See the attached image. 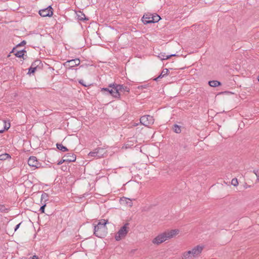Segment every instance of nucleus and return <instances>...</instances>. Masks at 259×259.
Wrapping results in <instances>:
<instances>
[{
  "label": "nucleus",
  "mask_w": 259,
  "mask_h": 259,
  "mask_svg": "<svg viewBox=\"0 0 259 259\" xmlns=\"http://www.w3.org/2000/svg\"><path fill=\"white\" fill-rule=\"evenodd\" d=\"M108 223L107 220L102 219L94 227V235L99 238H103L107 234L106 224Z\"/></svg>",
  "instance_id": "nucleus-1"
},
{
  "label": "nucleus",
  "mask_w": 259,
  "mask_h": 259,
  "mask_svg": "<svg viewBox=\"0 0 259 259\" xmlns=\"http://www.w3.org/2000/svg\"><path fill=\"white\" fill-rule=\"evenodd\" d=\"M109 88H113L115 91V98L120 99V93H129L130 89L123 84H117L116 83H110L109 84Z\"/></svg>",
  "instance_id": "nucleus-2"
},
{
  "label": "nucleus",
  "mask_w": 259,
  "mask_h": 259,
  "mask_svg": "<svg viewBox=\"0 0 259 259\" xmlns=\"http://www.w3.org/2000/svg\"><path fill=\"white\" fill-rule=\"evenodd\" d=\"M128 223H126L123 226L115 235V238L116 241H119L122 238H124L128 233Z\"/></svg>",
  "instance_id": "nucleus-3"
},
{
  "label": "nucleus",
  "mask_w": 259,
  "mask_h": 259,
  "mask_svg": "<svg viewBox=\"0 0 259 259\" xmlns=\"http://www.w3.org/2000/svg\"><path fill=\"white\" fill-rule=\"evenodd\" d=\"M153 117L149 115H144L140 118V123L145 126H149L154 123Z\"/></svg>",
  "instance_id": "nucleus-4"
},
{
  "label": "nucleus",
  "mask_w": 259,
  "mask_h": 259,
  "mask_svg": "<svg viewBox=\"0 0 259 259\" xmlns=\"http://www.w3.org/2000/svg\"><path fill=\"white\" fill-rule=\"evenodd\" d=\"M167 236L165 232L161 233L156 236L152 241V242L154 244H156L157 245L160 244V243L164 242L167 239H168Z\"/></svg>",
  "instance_id": "nucleus-5"
},
{
  "label": "nucleus",
  "mask_w": 259,
  "mask_h": 259,
  "mask_svg": "<svg viewBox=\"0 0 259 259\" xmlns=\"http://www.w3.org/2000/svg\"><path fill=\"white\" fill-rule=\"evenodd\" d=\"M28 164L31 167L39 168L41 166V163L37 160V158L34 156L29 157L28 160Z\"/></svg>",
  "instance_id": "nucleus-6"
},
{
  "label": "nucleus",
  "mask_w": 259,
  "mask_h": 259,
  "mask_svg": "<svg viewBox=\"0 0 259 259\" xmlns=\"http://www.w3.org/2000/svg\"><path fill=\"white\" fill-rule=\"evenodd\" d=\"M39 14L41 17H51L53 15V10L51 6L47 8L39 11Z\"/></svg>",
  "instance_id": "nucleus-7"
},
{
  "label": "nucleus",
  "mask_w": 259,
  "mask_h": 259,
  "mask_svg": "<svg viewBox=\"0 0 259 259\" xmlns=\"http://www.w3.org/2000/svg\"><path fill=\"white\" fill-rule=\"evenodd\" d=\"M80 62V60L78 58H76L75 59L68 60L64 63V66L66 67H68L69 69H70L79 65Z\"/></svg>",
  "instance_id": "nucleus-8"
},
{
  "label": "nucleus",
  "mask_w": 259,
  "mask_h": 259,
  "mask_svg": "<svg viewBox=\"0 0 259 259\" xmlns=\"http://www.w3.org/2000/svg\"><path fill=\"white\" fill-rule=\"evenodd\" d=\"M203 249V246L197 245L194 247L192 250H190L191 253L194 257H196L200 255Z\"/></svg>",
  "instance_id": "nucleus-9"
},
{
  "label": "nucleus",
  "mask_w": 259,
  "mask_h": 259,
  "mask_svg": "<svg viewBox=\"0 0 259 259\" xmlns=\"http://www.w3.org/2000/svg\"><path fill=\"white\" fill-rule=\"evenodd\" d=\"M152 14H145L142 18L143 23L144 24L152 23V22H150V20L152 19Z\"/></svg>",
  "instance_id": "nucleus-10"
},
{
  "label": "nucleus",
  "mask_w": 259,
  "mask_h": 259,
  "mask_svg": "<svg viewBox=\"0 0 259 259\" xmlns=\"http://www.w3.org/2000/svg\"><path fill=\"white\" fill-rule=\"evenodd\" d=\"M63 158L67 159L66 161L68 162H74L76 160V155L74 153H68L65 154Z\"/></svg>",
  "instance_id": "nucleus-11"
},
{
  "label": "nucleus",
  "mask_w": 259,
  "mask_h": 259,
  "mask_svg": "<svg viewBox=\"0 0 259 259\" xmlns=\"http://www.w3.org/2000/svg\"><path fill=\"white\" fill-rule=\"evenodd\" d=\"M95 151L96 152L97 157L100 158L104 156V154L106 153V150L104 148L101 147H98L96 148Z\"/></svg>",
  "instance_id": "nucleus-12"
},
{
  "label": "nucleus",
  "mask_w": 259,
  "mask_h": 259,
  "mask_svg": "<svg viewBox=\"0 0 259 259\" xmlns=\"http://www.w3.org/2000/svg\"><path fill=\"white\" fill-rule=\"evenodd\" d=\"M101 92H107L111 95L113 97L115 98V91L114 90V89L113 88H109V87L108 88H101Z\"/></svg>",
  "instance_id": "nucleus-13"
},
{
  "label": "nucleus",
  "mask_w": 259,
  "mask_h": 259,
  "mask_svg": "<svg viewBox=\"0 0 259 259\" xmlns=\"http://www.w3.org/2000/svg\"><path fill=\"white\" fill-rule=\"evenodd\" d=\"M168 239L173 237L174 236L178 234L179 230L178 229L171 230L170 231L165 232Z\"/></svg>",
  "instance_id": "nucleus-14"
},
{
  "label": "nucleus",
  "mask_w": 259,
  "mask_h": 259,
  "mask_svg": "<svg viewBox=\"0 0 259 259\" xmlns=\"http://www.w3.org/2000/svg\"><path fill=\"white\" fill-rule=\"evenodd\" d=\"M169 71L168 69L164 68L162 70V72L160 74V75L157 77L156 78L154 79V80L155 81H158L159 79L162 78L164 77V76H166L168 74Z\"/></svg>",
  "instance_id": "nucleus-15"
},
{
  "label": "nucleus",
  "mask_w": 259,
  "mask_h": 259,
  "mask_svg": "<svg viewBox=\"0 0 259 259\" xmlns=\"http://www.w3.org/2000/svg\"><path fill=\"white\" fill-rule=\"evenodd\" d=\"M120 202L121 204H126L130 207H131L133 205L132 200L126 197L121 198L120 199Z\"/></svg>",
  "instance_id": "nucleus-16"
},
{
  "label": "nucleus",
  "mask_w": 259,
  "mask_h": 259,
  "mask_svg": "<svg viewBox=\"0 0 259 259\" xmlns=\"http://www.w3.org/2000/svg\"><path fill=\"white\" fill-rule=\"evenodd\" d=\"M77 19L79 21L88 20L89 19L86 17L84 13L81 11L78 12L76 13Z\"/></svg>",
  "instance_id": "nucleus-17"
},
{
  "label": "nucleus",
  "mask_w": 259,
  "mask_h": 259,
  "mask_svg": "<svg viewBox=\"0 0 259 259\" xmlns=\"http://www.w3.org/2000/svg\"><path fill=\"white\" fill-rule=\"evenodd\" d=\"M194 257L191 253L190 251H188L184 252L183 254L182 259H193Z\"/></svg>",
  "instance_id": "nucleus-18"
},
{
  "label": "nucleus",
  "mask_w": 259,
  "mask_h": 259,
  "mask_svg": "<svg viewBox=\"0 0 259 259\" xmlns=\"http://www.w3.org/2000/svg\"><path fill=\"white\" fill-rule=\"evenodd\" d=\"M177 55L176 54H171L169 55L165 56L164 54L160 53L158 57L160 58L161 60H167L169 59L170 57L172 56H177Z\"/></svg>",
  "instance_id": "nucleus-19"
},
{
  "label": "nucleus",
  "mask_w": 259,
  "mask_h": 259,
  "mask_svg": "<svg viewBox=\"0 0 259 259\" xmlns=\"http://www.w3.org/2000/svg\"><path fill=\"white\" fill-rule=\"evenodd\" d=\"M208 84L211 87H217L221 85V82L218 80H210L209 81Z\"/></svg>",
  "instance_id": "nucleus-20"
},
{
  "label": "nucleus",
  "mask_w": 259,
  "mask_h": 259,
  "mask_svg": "<svg viewBox=\"0 0 259 259\" xmlns=\"http://www.w3.org/2000/svg\"><path fill=\"white\" fill-rule=\"evenodd\" d=\"M56 146H57V148L62 151V152H66V151H68V149H67V148L64 146H63L62 144H59V143H57L56 144Z\"/></svg>",
  "instance_id": "nucleus-21"
},
{
  "label": "nucleus",
  "mask_w": 259,
  "mask_h": 259,
  "mask_svg": "<svg viewBox=\"0 0 259 259\" xmlns=\"http://www.w3.org/2000/svg\"><path fill=\"white\" fill-rule=\"evenodd\" d=\"M160 19L161 18L158 15L155 14L154 15L152 14V19L150 20V22H152V23H156L158 22Z\"/></svg>",
  "instance_id": "nucleus-22"
},
{
  "label": "nucleus",
  "mask_w": 259,
  "mask_h": 259,
  "mask_svg": "<svg viewBox=\"0 0 259 259\" xmlns=\"http://www.w3.org/2000/svg\"><path fill=\"white\" fill-rule=\"evenodd\" d=\"M172 129L176 133L179 134L181 132V126L178 124H174Z\"/></svg>",
  "instance_id": "nucleus-23"
},
{
  "label": "nucleus",
  "mask_w": 259,
  "mask_h": 259,
  "mask_svg": "<svg viewBox=\"0 0 259 259\" xmlns=\"http://www.w3.org/2000/svg\"><path fill=\"white\" fill-rule=\"evenodd\" d=\"M26 44V41L25 40L22 41L20 43L18 44L15 47L13 48L12 51L10 52V53H14L16 48L19 47L23 46L25 45Z\"/></svg>",
  "instance_id": "nucleus-24"
},
{
  "label": "nucleus",
  "mask_w": 259,
  "mask_h": 259,
  "mask_svg": "<svg viewBox=\"0 0 259 259\" xmlns=\"http://www.w3.org/2000/svg\"><path fill=\"white\" fill-rule=\"evenodd\" d=\"M9 158H11V156L7 153L0 154V160H5Z\"/></svg>",
  "instance_id": "nucleus-25"
},
{
  "label": "nucleus",
  "mask_w": 259,
  "mask_h": 259,
  "mask_svg": "<svg viewBox=\"0 0 259 259\" xmlns=\"http://www.w3.org/2000/svg\"><path fill=\"white\" fill-rule=\"evenodd\" d=\"M41 64V61L39 60H36L34 61L31 64V67H33L37 69V67L39 66V64Z\"/></svg>",
  "instance_id": "nucleus-26"
},
{
  "label": "nucleus",
  "mask_w": 259,
  "mask_h": 259,
  "mask_svg": "<svg viewBox=\"0 0 259 259\" xmlns=\"http://www.w3.org/2000/svg\"><path fill=\"white\" fill-rule=\"evenodd\" d=\"M3 122L5 124V125L4 128L0 130V133H3L5 130H8L10 128V123H8V125L6 124V121L5 120H3Z\"/></svg>",
  "instance_id": "nucleus-27"
},
{
  "label": "nucleus",
  "mask_w": 259,
  "mask_h": 259,
  "mask_svg": "<svg viewBox=\"0 0 259 259\" xmlns=\"http://www.w3.org/2000/svg\"><path fill=\"white\" fill-rule=\"evenodd\" d=\"M14 53L16 57H17L18 58H22L24 59V54H22L21 51H17V52L15 51V52Z\"/></svg>",
  "instance_id": "nucleus-28"
},
{
  "label": "nucleus",
  "mask_w": 259,
  "mask_h": 259,
  "mask_svg": "<svg viewBox=\"0 0 259 259\" xmlns=\"http://www.w3.org/2000/svg\"><path fill=\"white\" fill-rule=\"evenodd\" d=\"M231 184L234 186H236L238 185L237 179L234 178L232 180Z\"/></svg>",
  "instance_id": "nucleus-29"
},
{
  "label": "nucleus",
  "mask_w": 259,
  "mask_h": 259,
  "mask_svg": "<svg viewBox=\"0 0 259 259\" xmlns=\"http://www.w3.org/2000/svg\"><path fill=\"white\" fill-rule=\"evenodd\" d=\"M88 155L91 157H97V155L95 149L93 151L90 152Z\"/></svg>",
  "instance_id": "nucleus-30"
},
{
  "label": "nucleus",
  "mask_w": 259,
  "mask_h": 259,
  "mask_svg": "<svg viewBox=\"0 0 259 259\" xmlns=\"http://www.w3.org/2000/svg\"><path fill=\"white\" fill-rule=\"evenodd\" d=\"M36 69L34 67H31L29 68V71H28V73L29 74H32V73H34L35 71H36Z\"/></svg>",
  "instance_id": "nucleus-31"
},
{
  "label": "nucleus",
  "mask_w": 259,
  "mask_h": 259,
  "mask_svg": "<svg viewBox=\"0 0 259 259\" xmlns=\"http://www.w3.org/2000/svg\"><path fill=\"white\" fill-rule=\"evenodd\" d=\"M48 197V194L44 192L41 196V200H42L45 199V200H47V198Z\"/></svg>",
  "instance_id": "nucleus-32"
},
{
  "label": "nucleus",
  "mask_w": 259,
  "mask_h": 259,
  "mask_svg": "<svg viewBox=\"0 0 259 259\" xmlns=\"http://www.w3.org/2000/svg\"><path fill=\"white\" fill-rule=\"evenodd\" d=\"M253 172L255 175L257 177V180H259V169H254Z\"/></svg>",
  "instance_id": "nucleus-33"
},
{
  "label": "nucleus",
  "mask_w": 259,
  "mask_h": 259,
  "mask_svg": "<svg viewBox=\"0 0 259 259\" xmlns=\"http://www.w3.org/2000/svg\"><path fill=\"white\" fill-rule=\"evenodd\" d=\"M46 206V204H44L43 205H42L40 209H39V211L41 212V213H44L45 212V207Z\"/></svg>",
  "instance_id": "nucleus-34"
},
{
  "label": "nucleus",
  "mask_w": 259,
  "mask_h": 259,
  "mask_svg": "<svg viewBox=\"0 0 259 259\" xmlns=\"http://www.w3.org/2000/svg\"><path fill=\"white\" fill-rule=\"evenodd\" d=\"M67 159H65V158H63L62 160L59 161L57 163V164L58 165H61L63 163L65 162H67Z\"/></svg>",
  "instance_id": "nucleus-35"
},
{
  "label": "nucleus",
  "mask_w": 259,
  "mask_h": 259,
  "mask_svg": "<svg viewBox=\"0 0 259 259\" xmlns=\"http://www.w3.org/2000/svg\"><path fill=\"white\" fill-rule=\"evenodd\" d=\"M79 83L80 84H81V85H82L84 87H88L89 85L88 84H86L85 83H84L83 82V80L82 79H80L78 81Z\"/></svg>",
  "instance_id": "nucleus-36"
},
{
  "label": "nucleus",
  "mask_w": 259,
  "mask_h": 259,
  "mask_svg": "<svg viewBox=\"0 0 259 259\" xmlns=\"http://www.w3.org/2000/svg\"><path fill=\"white\" fill-rule=\"evenodd\" d=\"M29 259H39L38 257L36 256V255H34L32 256V257H30Z\"/></svg>",
  "instance_id": "nucleus-37"
},
{
  "label": "nucleus",
  "mask_w": 259,
  "mask_h": 259,
  "mask_svg": "<svg viewBox=\"0 0 259 259\" xmlns=\"http://www.w3.org/2000/svg\"><path fill=\"white\" fill-rule=\"evenodd\" d=\"M21 225V223H19V224L17 225L16 226H15V231H16V230L17 229H18V228H19L20 226Z\"/></svg>",
  "instance_id": "nucleus-38"
},
{
  "label": "nucleus",
  "mask_w": 259,
  "mask_h": 259,
  "mask_svg": "<svg viewBox=\"0 0 259 259\" xmlns=\"http://www.w3.org/2000/svg\"><path fill=\"white\" fill-rule=\"evenodd\" d=\"M21 52L22 54H24V55H25V53H26V51L25 49L21 50Z\"/></svg>",
  "instance_id": "nucleus-39"
},
{
  "label": "nucleus",
  "mask_w": 259,
  "mask_h": 259,
  "mask_svg": "<svg viewBox=\"0 0 259 259\" xmlns=\"http://www.w3.org/2000/svg\"><path fill=\"white\" fill-rule=\"evenodd\" d=\"M146 85H141L140 87H139V89H143V88H146Z\"/></svg>",
  "instance_id": "nucleus-40"
},
{
  "label": "nucleus",
  "mask_w": 259,
  "mask_h": 259,
  "mask_svg": "<svg viewBox=\"0 0 259 259\" xmlns=\"http://www.w3.org/2000/svg\"><path fill=\"white\" fill-rule=\"evenodd\" d=\"M183 149L185 150L187 147V146L186 145H184V146H183Z\"/></svg>",
  "instance_id": "nucleus-41"
},
{
  "label": "nucleus",
  "mask_w": 259,
  "mask_h": 259,
  "mask_svg": "<svg viewBox=\"0 0 259 259\" xmlns=\"http://www.w3.org/2000/svg\"><path fill=\"white\" fill-rule=\"evenodd\" d=\"M138 125V123H137L136 124H134V126H136V125Z\"/></svg>",
  "instance_id": "nucleus-42"
},
{
  "label": "nucleus",
  "mask_w": 259,
  "mask_h": 259,
  "mask_svg": "<svg viewBox=\"0 0 259 259\" xmlns=\"http://www.w3.org/2000/svg\"><path fill=\"white\" fill-rule=\"evenodd\" d=\"M257 79H258V81H259V75L258 76Z\"/></svg>",
  "instance_id": "nucleus-43"
}]
</instances>
